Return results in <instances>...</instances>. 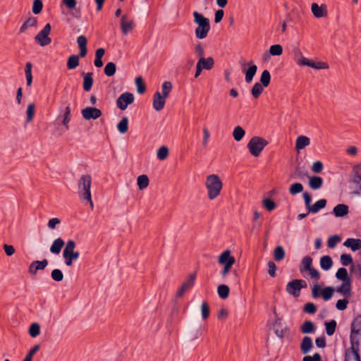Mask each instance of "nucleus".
Masks as SVG:
<instances>
[{
	"mask_svg": "<svg viewBox=\"0 0 361 361\" xmlns=\"http://www.w3.org/2000/svg\"><path fill=\"white\" fill-rule=\"evenodd\" d=\"M91 185H92V177L89 174L82 175L78 180V193L79 197L90 202L92 207H93V202L92 200L91 195Z\"/></svg>",
	"mask_w": 361,
	"mask_h": 361,
	"instance_id": "obj_1",
	"label": "nucleus"
},
{
	"mask_svg": "<svg viewBox=\"0 0 361 361\" xmlns=\"http://www.w3.org/2000/svg\"><path fill=\"white\" fill-rule=\"evenodd\" d=\"M193 16L194 22L197 24L195 31L196 37L199 39L206 38L210 30L209 20L197 11L193 12Z\"/></svg>",
	"mask_w": 361,
	"mask_h": 361,
	"instance_id": "obj_2",
	"label": "nucleus"
},
{
	"mask_svg": "<svg viewBox=\"0 0 361 361\" xmlns=\"http://www.w3.org/2000/svg\"><path fill=\"white\" fill-rule=\"evenodd\" d=\"M205 186L207 189L209 199L214 200L219 195L223 183L217 175L212 174L207 177Z\"/></svg>",
	"mask_w": 361,
	"mask_h": 361,
	"instance_id": "obj_3",
	"label": "nucleus"
},
{
	"mask_svg": "<svg viewBox=\"0 0 361 361\" xmlns=\"http://www.w3.org/2000/svg\"><path fill=\"white\" fill-rule=\"evenodd\" d=\"M75 243L73 240H69L66 244V247L63 251V257L64 258L65 264L70 267L73 264V261L79 258L80 253L75 251Z\"/></svg>",
	"mask_w": 361,
	"mask_h": 361,
	"instance_id": "obj_4",
	"label": "nucleus"
},
{
	"mask_svg": "<svg viewBox=\"0 0 361 361\" xmlns=\"http://www.w3.org/2000/svg\"><path fill=\"white\" fill-rule=\"evenodd\" d=\"M349 183L355 189L354 194L361 196V163L352 168Z\"/></svg>",
	"mask_w": 361,
	"mask_h": 361,
	"instance_id": "obj_5",
	"label": "nucleus"
},
{
	"mask_svg": "<svg viewBox=\"0 0 361 361\" xmlns=\"http://www.w3.org/2000/svg\"><path fill=\"white\" fill-rule=\"evenodd\" d=\"M268 145V142L258 136H255L250 139L247 143V148L250 154L254 157H259L261 152Z\"/></svg>",
	"mask_w": 361,
	"mask_h": 361,
	"instance_id": "obj_6",
	"label": "nucleus"
},
{
	"mask_svg": "<svg viewBox=\"0 0 361 361\" xmlns=\"http://www.w3.org/2000/svg\"><path fill=\"white\" fill-rule=\"evenodd\" d=\"M51 30V25L49 23L46 24L43 29L35 37V42L42 47L49 45L51 42V39L49 37Z\"/></svg>",
	"mask_w": 361,
	"mask_h": 361,
	"instance_id": "obj_7",
	"label": "nucleus"
},
{
	"mask_svg": "<svg viewBox=\"0 0 361 361\" xmlns=\"http://www.w3.org/2000/svg\"><path fill=\"white\" fill-rule=\"evenodd\" d=\"M361 335V315L354 318L350 326V341L360 343Z\"/></svg>",
	"mask_w": 361,
	"mask_h": 361,
	"instance_id": "obj_8",
	"label": "nucleus"
},
{
	"mask_svg": "<svg viewBox=\"0 0 361 361\" xmlns=\"http://www.w3.org/2000/svg\"><path fill=\"white\" fill-rule=\"evenodd\" d=\"M350 342V347L346 349L344 361H361L359 353L360 343Z\"/></svg>",
	"mask_w": 361,
	"mask_h": 361,
	"instance_id": "obj_9",
	"label": "nucleus"
},
{
	"mask_svg": "<svg viewBox=\"0 0 361 361\" xmlns=\"http://www.w3.org/2000/svg\"><path fill=\"white\" fill-rule=\"evenodd\" d=\"M134 101V95L131 92H126L121 94L116 100V106L121 110H126L128 105Z\"/></svg>",
	"mask_w": 361,
	"mask_h": 361,
	"instance_id": "obj_10",
	"label": "nucleus"
},
{
	"mask_svg": "<svg viewBox=\"0 0 361 361\" xmlns=\"http://www.w3.org/2000/svg\"><path fill=\"white\" fill-rule=\"evenodd\" d=\"M82 117L85 120H95L98 118H99L102 113L100 109L95 108V107H91L88 106L85 109H83L81 111Z\"/></svg>",
	"mask_w": 361,
	"mask_h": 361,
	"instance_id": "obj_11",
	"label": "nucleus"
},
{
	"mask_svg": "<svg viewBox=\"0 0 361 361\" xmlns=\"http://www.w3.org/2000/svg\"><path fill=\"white\" fill-rule=\"evenodd\" d=\"M195 274H190L187 279V280L182 284L180 288L178 290L176 293V297L181 298L185 293V292L190 289L195 284Z\"/></svg>",
	"mask_w": 361,
	"mask_h": 361,
	"instance_id": "obj_12",
	"label": "nucleus"
},
{
	"mask_svg": "<svg viewBox=\"0 0 361 361\" xmlns=\"http://www.w3.org/2000/svg\"><path fill=\"white\" fill-rule=\"evenodd\" d=\"M166 97L161 95L159 92H156L153 97V108L156 111H161L164 109Z\"/></svg>",
	"mask_w": 361,
	"mask_h": 361,
	"instance_id": "obj_13",
	"label": "nucleus"
},
{
	"mask_svg": "<svg viewBox=\"0 0 361 361\" xmlns=\"http://www.w3.org/2000/svg\"><path fill=\"white\" fill-rule=\"evenodd\" d=\"M297 63L299 66H307L316 69H324L327 68L326 63H315L305 57H302V59L298 60Z\"/></svg>",
	"mask_w": 361,
	"mask_h": 361,
	"instance_id": "obj_14",
	"label": "nucleus"
},
{
	"mask_svg": "<svg viewBox=\"0 0 361 361\" xmlns=\"http://www.w3.org/2000/svg\"><path fill=\"white\" fill-rule=\"evenodd\" d=\"M247 65L249 66L248 68H243V72L245 73V82L247 83H250L252 81L253 78L257 73V66L255 64H254L252 61L249 62Z\"/></svg>",
	"mask_w": 361,
	"mask_h": 361,
	"instance_id": "obj_15",
	"label": "nucleus"
},
{
	"mask_svg": "<svg viewBox=\"0 0 361 361\" xmlns=\"http://www.w3.org/2000/svg\"><path fill=\"white\" fill-rule=\"evenodd\" d=\"M286 290L295 298H298L300 295V287L298 285V282L295 281V279L287 283Z\"/></svg>",
	"mask_w": 361,
	"mask_h": 361,
	"instance_id": "obj_16",
	"label": "nucleus"
},
{
	"mask_svg": "<svg viewBox=\"0 0 361 361\" xmlns=\"http://www.w3.org/2000/svg\"><path fill=\"white\" fill-rule=\"evenodd\" d=\"M48 265V260L44 259L42 261H33L29 267V271L32 274H35L37 271L44 269Z\"/></svg>",
	"mask_w": 361,
	"mask_h": 361,
	"instance_id": "obj_17",
	"label": "nucleus"
},
{
	"mask_svg": "<svg viewBox=\"0 0 361 361\" xmlns=\"http://www.w3.org/2000/svg\"><path fill=\"white\" fill-rule=\"evenodd\" d=\"M197 65L200 66L202 70H211L214 66V60L212 57L209 56L207 58H200Z\"/></svg>",
	"mask_w": 361,
	"mask_h": 361,
	"instance_id": "obj_18",
	"label": "nucleus"
},
{
	"mask_svg": "<svg viewBox=\"0 0 361 361\" xmlns=\"http://www.w3.org/2000/svg\"><path fill=\"white\" fill-rule=\"evenodd\" d=\"M336 291L346 298L350 297L351 281H343L342 284L337 288Z\"/></svg>",
	"mask_w": 361,
	"mask_h": 361,
	"instance_id": "obj_19",
	"label": "nucleus"
},
{
	"mask_svg": "<svg viewBox=\"0 0 361 361\" xmlns=\"http://www.w3.org/2000/svg\"><path fill=\"white\" fill-rule=\"evenodd\" d=\"M82 75L83 76V83L82 87L83 90L85 92H89L93 85V73H82Z\"/></svg>",
	"mask_w": 361,
	"mask_h": 361,
	"instance_id": "obj_20",
	"label": "nucleus"
},
{
	"mask_svg": "<svg viewBox=\"0 0 361 361\" xmlns=\"http://www.w3.org/2000/svg\"><path fill=\"white\" fill-rule=\"evenodd\" d=\"M219 262L224 265L233 266L235 263V258L231 256L230 251L226 250L220 255Z\"/></svg>",
	"mask_w": 361,
	"mask_h": 361,
	"instance_id": "obj_21",
	"label": "nucleus"
},
{
	"mask_svg": "<svg viewBox=\"0 0 361 361\" xmlns=\"http://www.w3.org/2000/svg\"><path fill=\"white\" fill-rule=\"evenodd\" d=\"M326 199H320L317 200L314 204L310 205L308 208V213L317 214L322 209H324L326 205Z\"/></svg>",
	"mask_w": 361,
	"mask_h": 361,
	"instance_id": "obj_22",
	"label": "nucleus"
},
{
	"mask_svg": "<svg viewBox=\"0 0 361 361\" xmlns=\"http://www.w3.org/2000/svg\"><path fill=\"white\" fill-rule=\"evenodd\" d=\"M349 212V207L348 205L344 204H338L334 207L333 209V214L336 217H343L347 215Z\"/></svg>",
	"mask_w": 361,
	"mask_h": 361,
	"instance_id": "obj_23",
	"label": "nucleus"
},
{
	"mask_svg": "<svg viewBox=\"0 0 361 361\" xmlns=\"http://www.w3.org/2000/svg\"><path fill=\"white\" fill-rule=\"evenodd\" d=\"M343 245L350 247L352 251L355 252L361 248V240L355 238H348L343 243Z\"/></svg>",
	"mask_w": 361,
	"mask_h": 361,
	"instance_id": "obj_24",
	"label": "nucleus"
},
{
	"mask_svg": "<svg viewBox=\"0 0 361 361\" xmlns=\"http://www.w3.org/2000/svg\"><path fill=\"white\" fill-rule=\"evenodd\" d=\"M313 347L312 339L309 336H305L300 344V350L303 354L308 353Z\"/></svg>",
	"mask_w": 361,
	"mask_h": 361,
	"instance_id": "obj_25",
	"label": "nucleus"
},
{
	"mask_svg": "<svg viewBox=\"0 0 361 361\" xmlns=\"http://www.w3.org/2000/svg\"><path fill=\"white\" fill-rule=\"evenodd\" d=\"M310 144V140L309 137L305 135H300L297 137L295 142V148L297 150L304 149L305 147Z\"/></svg>",
	"mask_w": 361,
	"mask_h": 361,
	"instance_id": "obj_26",
	"label": "nucleus"
},
{
	"mask_svg": "<svg viewBox=\"0 0 361 361\" xmlns=\"http://www.w3.org/2000/svg\"><path fill=\"white\" fill-rule=\"evenodd\" d=\"M63 245V240L61 238H58L53 242L52 245H51L50 252L53 254L59 255L61 252V248Z\"/></svg>",
	"mask_w": 361,
	"mask_h": 361,
	"instance_id": "obj_27",
	"label": "nucleus"
},
{
	"mask_svg": "<svg viewBox=\"0 0 361 361\" xmlns=\"http://www.w3.org/2000/svg\"><path fill=\"white\" fill-rule=\"evenodd\" d=\"M333 265V260L329 255L322 256L320 258V267L324 271L329 270Z\"/></svg>",
	"mask_w": 361,
	"mask_h": 361,
	"instance_id": "obj_28",
	"label": "nucleus"
},
{
	"mask_svg": "<svg viewBox=\"0 0 361 361\" xmlns=\"http://www.w3.org/2000/svg\"><path fill=\"white\" fill-rule=\"evenodd\" d=\"M37 24L36 17H30L20 27L19 32L23 33L28 27H35Z\"/></svg>",
	"mask_w": 361,
	"mask_h": 361,
	"instance_id": "obj_29",
	"label": "nucleus"
},
{
	"mask_svg": "<svg viewBox=\"0 0 361 361\" xmlns=\"http://www.w3.org/2000/svg\"><path fill=\"white\" fill-rule=\"evenodd\" d=\"M312 258L310 256H305L302 258L301 264L300 266V271L304 273L310 269L312 267Z\"/></svg>",
	"mask_w": 361,
	"mask_h": 361,
	"instance_id": "obj_30",
	"label": "nucleus"
},
{
	"mask_svg": "<svg viewBox=\"0 0 361 361\" xmlns=\"http://www.w3.org/2000/svg\"><path fill=\"white\" fill-rule=\"evenodd\" d=\"M323 184V179L320 176H312L310 178L309 185L312 190H318Z\"/></svg>",
	"mask_w": 361,
	"mask_h": 361,
	"instance_id": "obj_31",
	"label": "nucleus"
},
{
	"mask_svg": "<svg viewBox=\"0 0 361 361\" xmlns=\"http://www.w3.org/2000/svg\"><path fill=\"white\" fill-rule=\"evenodd\" d=\"M105 53V50L103 48H99L97 49L95 53V59L94 61V66L97 68H100L103 66V61L102 60V56Z\"/></svg>",
	"mask_w": 361,
	"mask_h": 361,
	"instance_id": "obj_32",
	"label": "nucleus"
},
{
	"mask_svg": "<svg viewBox=\"0 0 361 361\" xmlns=\"http://www.w3.org/2000/svg\"><path fill=\"white\" fill-rule=\"evenodd\" d=\"M336 277L338 280L343 281H351L350 278L348 276L347 269L344 267L339 268L336 273Z\"/></svg>",
	"mask_w": 361,
	"mask_h": 361,
	"instance_id": "obj_33",
	"label": "nucleus"
},
{
	"mask_svg": "<svg viewBox=\"0 0 361 361\" xmlns=\"http://www.w3.org/2000/svg\"><path fill=\"white\" fill-rule=\"evenodd\" d=\"M126 16H123L121 18V21L122 32L124 35L128 34V32L133 29V23L132 21H129V22L126 21Z\"/></svg>",
	"mask_w": 361,
	"mask_h": 361,
	"instance_id": "obj_34",
	"label": "nucleus"
},
{
	"mask_svg": "<svg viewBox=\"0 0 361 361\" xmlns=\"http://www.w3.org/2000/svg\"><path fill=\"white\" fill-rule=\"evenodd\" d=\"M79 65V56L73 54L67 61V67L70 70L75 69Z\"/></svg>",
	"mask_w": 361,
	"mask_h": 361,
	"instance_id": "obj_35",
	"label": "nucleus"
},
{
	"mask_svg": "<svg viewBox=\"0 0 361 361\" xmlns=\"http://www.w3.org/2000/svg\"><path fill=\"white\" fill-rule=\"evenodd\" d=\"M118 130L123 134L128 131V117H123L120 122L117 124Z\"/></svg>",
	"mask_w": 361,
	"mask_h": 361,
	"instance_id": "obj_36",
	"label": "nucleus"
},
{
	"mask_svg": "<svg viewBox=\"0 0 361 361\" xmlns=\"http://www.w3.org/2000/svg\"><path fill=\"white\" fill-rule=\"evenodd\" d=\"M264 86L259 82L255 83L251 90V94L255 99H257L264 90Z\"/></svg>",
	"mask_w": 361,
	"mask_h": 361,
	"instance_id": "obj_37",
	"label": "nucleus"
},
{
	"mask_svg": "<svg viewBox=\"0 0 361 361\" xmlns=\"http://www.w3.org/2000/svg\"><path fill=\"white\" fill-rule=\"evenodd\" d=\"M137 184L140 190L146 188L149 185V178L147 175H140L137 178Z\"/></svg>",
	"mask_w": 361,
	"mask_h": 361,
	"instance_id": "obj_38",
	"label": "nucleus"
},
{
	"mask_svg": "<svg viewBox=\"0 0 361 361\" xmlns=\"http://www.w3.org/2000/svg\"><path fill=\"white\" fill-rule=\"evenodd\" d=\"M245 134V131L240 126H236L233 132V136L235 141H240Z\"/></svg>",
	"mask_w": 361,
	"mask_h": 361,
	"instance_id": "obj_39",
	"label": "nucleus"
},
{
	"mask_svg": "<svg viewBox=\"0 0 361 361\" xmlns=\"http://www.w3.org/2000/svg\"><path fill=\"white\" fill-rule=\"evenodd\" d=\"M116 71V66L114 62H109L104 68V73L106 76H113Z\"/></svg>",
	"mask_w": 361,
	"mask_h": 361,
	"instance_id": "obj_40",
	"label": "nucleus"
},
{
	"mask_svg": "<svg viewBox=\"0 0 361 361\" xmlns=\"http://www.w3.org/2000/svg\"><path fill=\"white\" fill-rule=\"evenodd\" d=\"M334 292V288L333 287L327 286L322 290L321 295L325 301H328L331 298Z\"/></svg>",
	"mask_w": 361,
	"mask_h": 361,
	"instance_id": "obj_41",
	"label": "nucleus"
},
{
	"mask_svg": "<svg viewBox=\"0 0 361 361\" xmlns=\"http://www.w3.org/2000/svg\"><path fill=\"white\" fill-rule=\"evenodd\" d=\"M271 80V75L269 71L264 70L260 77V82L264 87L269 86Z\"/></svg>",
	"mask_w": 361,
	"mask_h": 361,
	"instance_id": "obj_42",
	"label": "nucleus"
},
{
	"mask_svg": "<svg viewBox=\"0 0 361 361\" xmlns=\"http://www.w3.org/2000/svg\"><path fill=\"white\" fill-rule=\"evenodd\" d=\"M32 64L30 62H27L25 65V73L27 80V85L28 86H30L32 82Z\"/></svg>",
	"mask_w": 361,
	"mask_h": 361,
	"instance_id": "obj_43",
	"label": "nucleus"
},
{
	"mask_svg": "<svg viewBox=\"0 0 361 361\" xmlns=\"http://www.w3.org/2000/svg\"><path fill=\"white\" fill-rule=\"evenodd\" d=\"M336 322L334 319L325 322V329L328 336H332L336 330Z\"/></svg>",
	"mask_w": 361,
	"mask_h": 361,
	"instance_id": "obj_44",
	"label": "nucleus"
},
{
	"mask_svg": "<svg viewBox=\"0 0 361 361\" xmlns=\"http://www.w3.org/2000/svg\"><path fill=\"white\" fill-rule=\"evenodd\" d=\"M35 105L34 103H30L28 104L27 111H26V123H30L35 116Z\"/></svg>",
	"mask_w": 361,
	"mask_h": 361,
	"instance_id": "obj_45",
	"label": "nucleus"
},
{
	"mask_svg": "<svg viewBox=\"0 0 361 361\" xmlns=\"http://www.w3.org/2000/svg\"><path fill=\"white\" fill-rule=\"evenodd\" d=\"M311 10L313 15L316 18H322L324 16V9L322 6H319L317 4L313 3L311 6Z\"/></svg>",
	"mask_w": 361,
	"mask_h": 361,
	"instance_id": "obj_46",
	"label": "nucleus"
},
{
	"mask_svg": "<svg viewBox=\"0 0 361 361\" xmlns=\"http://www.w3.org/2000/svg\"><path fill=\"white\" fill-rule=\"evenodd\" d=\"M314 329V324L311 321H305L301 326L300 330L303 334H310Z\"/></svg>",
	"mask_w": 361,
	"mask_h": 361,
	"instance_id": "obj_47",
	"label": "nucleus"
},
{
	"mask_svg": "<svg viewBox=\"0 0 361 361\" xmlns=\"http://www.w3.org/2000/svg\"><path fill=\"white\" fill-rule=\"evenodd\" d=\"M71 121V107L67 106L65 108L63 119L62 121L63 126H65L66 129L68 130L69 128L68 123Z\"/></svg>",
	"mask_w": 361,
	"mask_h": 361,
	"instance_id": "obj_48",
	"label": "nucleus"
},
{
	"mask_svg": "<svg viewBox=\"0 0 361 361\" xmlns=\"http://www.w3.org/2000/svg\"><path fill=\"white\" fill-rule=\"evenodd\" d=\"M217 292L221 298L226 299L229 294V288L224 284L220 285L217 288Z\"/></svg>",
	"mask_w": 361,
	"mask_h": 361,
	"instance_id": "obj_49",
	"label": "nucleus"
},
{
	"mask_svg": "<svg viewBox=\"0 0 361 361\" xmlns=\"http://www.w3.org/2000/svg\"><path fill=\"white\" fill-rule=\"evenodd\" d=\"M303 190V185L300 183H295L292 184L289 188V192L292 195L298 194Z\"/></svg>",
	"mask_w": 361,
	"mask_h": 361,
	"instance_id": "obj_50",
	"label": "nucleus"
},
{
	"mask_svg": "<svg viewBox=\"0 0 361 361\" xmlns=\"http://www.w3.org/2000/svg\"><path fill=\"white\" fill-rule=\"evenodd\" d=\"M340 260H341V264L343 266H344V267H347L349 264H353V257L349 254H343V255H341ZM353 265H352L351 268L353 269Z\"/></svg>",
	"mask_w": 361,
	"mask_h": 361,
	"instance_id": "obj_51",
	"label": "nucleus"
},
{
	"mask_svg": "<svg viewBox=\"0 0 361 361\" xmlns=\"http://www.w3.org/2000/svg\"><path fill=\"white\" fill-rule=\"evenodd\" d=\"M169 155V149L166 146H161L157 150V156L159 160H165Z\"/></svg>",
	"mask_w": 361,
	"mask_h": 361,
	"instance_id": "obj_52",
	"label": "nucleus"
},
{
	"mask_svg": "<svg viewBox=\"0 0 361 361\" xmlns=\"http://www.w3.org/2000/svg\"><path fill=\"white\" fill-rule=\"evenodd\" d=\"M285 257V251L281 246H277L274 252V257L276 261H281Z\"/></svg>",
	"mask_w": 361,
	"mask_h": 361,
	"instance_id": "obj_53",
	"label": "nucleus"
},
{
	"mask_svg": "<svg viewBox=\"0 0 361 361\" xmlns=\"http://www.w3.org/2000/svg\"><path fill=\"white\" fill-rule=\"evenodd\" d=\"M341 238L339 235H334L329 238L328 241H327V246L329 248L333 249L336 246V245L339 242H341Z\"/></svg>",
	"mask_w": 361,
	"mask_h": 361,
	"instance_id": "obj_54",
	"label": "nucleus"
},
{
	"mask_svg": "<svg viewBox=\"0 0 361 361\" xmlns=\"http://www.w3.org/2000/svg\"><path fill=\"white\" fill-rule=\"evenodd\" d=\"M162 93L161 95L167 97L172 90V83L169 81H165L161 85Z\"/></svg>",
	"mask_w": 361,
	"mask_h": 361,
	"instance_id": "obj_55",
	"label": "nucleus"
},
{
	"mask_svg": "<svg viewBox=\"0 0 361 361\" xmlns=\"http://www.w3.org/2000/svg\"><path fill=\"white\" fill-rule=\"evenodd\" d=\"M51 277L54 281L60 282L63 279V274L61 269H55L52 270Z\"/></svg>",
	"mask_w": 361,
	"mask_h": 361,
	"instance_id": "obj_56",
	"label": "nucleus"
},
{
	"mask_svg": "<svg viewBox=\"0 0 361 361\" xmlns=\"http://www.w3.org/2000/svg\"><path fill=\"white\" fill-rule=\"evenodd\" d=\"M29 334L32 338L37 337L40 334V326L37 323H33L29 329Z\"/></svg>",
	"mask_w": 361,
	"mask_h": 361,
	"instance_id": "obj_57",
	"label": "nucleus"
},
{
	"mask_svg": "<svg viewBox=\"0 0 361 361\" xmlns=\"http://www.w3.org/2000/svg\"><path fill=\"white\" fill-rule=\"evenodd\" d=\"M269 53L272 56H280L283 53V47L280 44L271 45L269 49Z\"/></svg>",
	"mask_w": 361,
	"mask_h": 361,
	"instance_id": "obj_58",
	"label": "nucleus"
},
{
	"mask_svg": "<svg viewBox=\"0 0 361 361\" xmlns=\"http://www.w3.org/2000/svg\"><path fill=\"white\" fill-rule=\"evenodd\" d=\"M43 8L42 0H34L32 7V11L34 14H39Z\"/></svg>",
	"mask_w": 361,
	"mask_h": 361,
	"instance_id": "obj_59",
	"label": "nucleus"
},
{
	"mask_svg": "<svg viewBox=\"0 0 361 361\" xmlns=\"http://www.w3.org/2000/svg\"><path fill=\"white\" fill-rule=\"evenodd\" d=\"M135 85L137 87V91L139 94H142L145 92L146 90L145 85L143 82L141 77H137L135 78Z\"/></svg>",
	"mask_w": 361,
	"mask_h": 361,
	"instance_id": "obj_60",
	"label": "nucleus"
},
{
	"mask_svg": "<svg viewBox=\"0 0 361 361\" xmlns=\"http://www.w3.org/2000/svg\"><path fill=\"white\" fill-rule=\"evenodd\" d=\"M263 206L269 211H273L276 207V204L272 200L266 198L263 200Z\"/></svg>",
	"mask_w": 361,
	"mask_h": 361,
	"instance_id": "obj_61",
	"label": "nucleus"
},
{
	"mask_svg": "<svg viewBox=\"0 0 361 361\" xmlns=\"http://www.w3.org/2000/svg\"><path fill=\"white\" fill-rule=\"evenodd\" d=\"M202 317L203 319H206L209 315V307L207 302H203L201 305Z\"/></svg>",
	"mask_w": 361,
	"mask_h": 361,
	"instance_id": "obj_62",
	"label": "nucleus"
},
{
	"mask_svg": "<svg viewBox=\"0 0 361 361\" xmlns=\"http://www.w3.org/2000/svg\"><path fill=\"white\" fill-rule=\"evenodd\" d=\"M317 311V307L313 302H307L304 306V312L307 314H314Z\"/></svg>",
	"mask_w": 361,
	"mask_h": 361,
	"instance_id": "obj_63",
	"label": "nucleus"
},
{
	"mask_svg": "<svg viewBox=\"0 0 361 361\" xmlns=\"http://www.w3.org/2000/svg\"><path fill=\"white\" fill-rule=\"evenodd\" d=\"M39 350V345H36L34 346L29 353L26 355L23 361H32L33 355Z\"/></svg>",
	"mask_w": 361,
	"mask_h": 361,
	"instance_id": "obj_64",
	"label": "nucleus"
}]
</instances>
